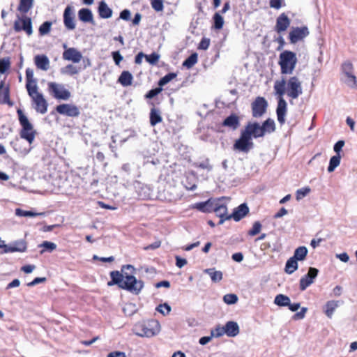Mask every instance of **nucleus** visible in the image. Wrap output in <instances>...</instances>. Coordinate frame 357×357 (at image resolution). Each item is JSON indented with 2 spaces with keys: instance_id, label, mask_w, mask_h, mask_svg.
Here are the masks:
<instances>
[{
  "instance_id": "62",
  "label": "nucleus",
  "mask_w": 357,
  "mask_h": 357,
  "mask_svg": "<svg viewBox=\"0 0 357 357\" xmlns=\"http://www.w3.org/2000/svg\"><path fill=\"white\" fill-rule=\"evenodd\" d=\"M130 10L124 9L120 13L119 18L125 21H128L130 20Z\"/></svg>"
},
{
  "instance_id": "64",
  "label": "nucleus",
  "mask_w": 357,
  "mask_h": 357,
  "mask_svg": "<svg viewBox=\"0 0 357 357\" xmlns=\"http://www.w3.org/2000/svg\"><path fill=\"white\" fill-rule=\"evenodd\" d=\"M107 357H126V355L123 351H112L107 354Z\"/></svg>"
},
{
  "instance_id": "55",
  "label": "nucleus",
  "mask_w": 357,
  "mask_h": 357,
  "mask_svg": "<svg viewBox=\"0 0 357 357\" xmlns=\"http://www.w3.org/2000/svg\"><path fill=\"white\" fill-rule=\"evenodd\" d=\"M211 333L213 337H220L225 334V328L221 327L220 324L217 325L213 330H211Z\"/></svg>"
},
{
  "instance_id": "41",
  "label": "nucleus",
  "mask_w": 357,
  "mask_h": 357,
  "mask_svg": "<svg viewBox=\"0 0 357 357\" xmlns=\"http://www.w3.org/2000/svg\"><path fill=\"white\" fill-rule=\"evenodd\" d=\"M198 55L196 52L192 53L183 62V66L187 68H191L197 63Z\"/></svg>"
},
{
  "instance_id": "20",
  "label": "nucleus",
  "mask_w": 357,
  "mask_h": 357,
  "mask_svg": "<svg viewBox=\"0 0 357 357\" xmlns=\"http://www.w3.org/2000/svg\"><path fill=\"white\" fill-rule=\"evenodd\" d=\"M0 104H7L10 107L14 105V102L10 99L9 85L6 86L3 80L0 82Z\"/></svg>"
},
{
  "instance_id": "31",
  "label": "nucleus",
  "mask_w": 357,
  "mask_h": 357,
  "mask_svg": "<svg viewBox=\"0 0 357 357\" xmlns=\"http://www.w3.org/2000/svg\"><path fill=\"white\" fill-rule=\"evenodd\" d=\"M149 121L151 126H155L158 123L162 122V118L161 116L160 111L155 107L151 109L149 114Z\"/></svg>"
},
{
  "instance_id": "34",
  "label": "nucleus",
  "mask_w": 357,
  "mask_h": 357,
  "mask_svg": "<svg viewBox=\"0 0 357 357\" xmlns=\"http://www.w3.org/2000/svg\"><path fill=\"white\" fill-rule=\"evenodd\" d=\"M204 273L208 274L213 282H219L222 280L223 274L220 271H215V268H206Z\"/></svg>"
},
{
  "instance_id": "1",
  "label": "nucleus",
  "mask_w": 357,
  "mask_h": 357,
  "mask_svg": "<svg viewBox=\"0 0 357 357\" xmlns=\"http://www.w3.org/2000/svg\"><path fill=\"white\" fill-rule=\"evenodd\" d=\"M136 268L130 264L123 265L121 272L113 271L109 273L110 281L107 286L117 285L119 288L126 290L135 295H138L144 287V283L141 280H137L133 274Z\"/></svg>"
},
{
  "instance_id": "51",
  "label": "nucleus",
  "mask_w": 357,
  "mask_h": 357,
  "mask_svg": "<svg viewBox=\"0 0 357 357\" xmlns=\"http://www.w3.org/2000/svg\"><path fill=\"white\" fill-rule=\"evenodd\" d=\"M238 300V296L235 294H227L223 296V301L227 305L235 304Z\"/></svg>"
},
{
  "instance_id": "4",
  "label": "nucleus",
  "mask_w": 357,
  "mask_h": 357,
  "mask_svg": "<svg viewBox=\"0 0 357 357\" xmlns=\"http://www.w3.org/2000/svg\"><path fill=\"white\" fill-rule=\"evenodd\" d=\"M135 331L137 336L151 337L160 332V325L157 320L150 319L137 324Z\"/></svg>"
},
{
  "instance_id": "54",
  "label": "nucleus",
  "mask_w": 357,
  "mask_h": 357,
  "mask_svg": "<svg viewBox=\"0 0 357 357\" xmlns=\"http://www.w3.org/2000/svg\"><path fill=\"white\" fill-rule=\"evenodd\" d=\"M162 91V88L158 86V87L149 90L146 94H145V98L146 99H152L156 96H158L161 91Z\"/></svg>"
},
{
  "instance_id": "58",
  "label": "nucleus",
  "mask_w": 357,
  "mask_h": 357,
  "mask_svg": "<svg viewBox=\"0 0 357 357\" xmlns=\"http://www.w3.org/2000/svg\"><path fill=\"white\" fill-rule=\"evenodd\" d=\"M151 5L152 8L157 12L162 11L164 9L162 0H151Z\"/></svg>"
},
{
  "instance_id": "22",
  "label": "nucleus",
  "mask_w": 357,
  "mask_h": 357,
  "mask_svg": "<svg viewBox=\"0 0 357 357\" xmlns=\"http://www.w3.org/2000/svg\"><path fill=\"white\" fill-rule=\"evenodd\" d=\"M63 23L68 30H73L75 28L74 22V14L70 6H67L63 12Z\"/></svg>"
},
{
  "instance_id": "43",
  "label": "nucleus",
  "mask_w": 357,
  "mask_h": 357,
  "mask_svg": "<svg viewBox=\"0 0 357 357\" xmlns=\"http://www.w3.org/2000/svg\"><path fill=\"white\" fill-rule=\"evenodd\" d=\"M341 160L340 155H335L331 158L329 161V165L328 167V172H333L335 169L340 165Z\"/></svg>"
},
{
  "instance_id": "16",
  "label": "nucleus",
  "mask_w": 357,
  "mask_h": 357,
  "mask_svg": "<svg viewBox=\"0 0 357 357\" xmlns=\"http://www.w3.org/2000/svg\"><path fill=\"white\" fill-rule=\"evenodd\" d=\"M63 47L66 49L62 55L64 60L71 61L73 63H79L81 61L82 55L79 51L74 47L67 48L66 44L63 45Z\"/></svg>"
},
{
  "instance_id": "60",
  "label": "nucleus",
  "mask_w": 357,
  "mask_h": 357,
  "mask_svg": "<svg viewBox=\"0 0 357 357\" xmlns=\"http://www.w3.org/2000/svg\"><path fill=\"white\" fill-rule=\"evenodd\" d=\"M112 59L116 65H119L120 62L123 59V56L120 54L119 51H114L112 52Z\"/></svg>"
},
{
  "instance_id": "59",
  "label": "nucleus",
  "mask_w": 357,
  "mask_h": 357,
  "mask_svg": "<svg viewBox=\"0 0 357 357\" xmlns=\"http://www.w3.org/2000/svg\"><path fill=\"white\" fill-rule=\"evenodd\" d=\"M209 45H210V39L208 38L204 37L201 40V41L199 44L198 48L199 50H206L208 48Z\"/></svg>"
},
{
  "instance_id": "46",
  "label": "nucleus",
  "mask_w": 357,
  "mask_h": 357,
  "mask_svg": "<svg viewBox=\"0 0 357 357\" xmlns=\"http://www.w3.org/2000/svg\"><path fill=\"white\" fill-rule=\"evenodd\" d=\"M38 247L43 248V250L40 252V254H43L45 250L52 252L56 248V245L53 242L45 241L38 245Z\"/></svg>"
},
{
  "instance_id": "9",
  "label": "nucleus",
  "mask_w": 357,
  "mask_h": 357,
  "mask_svg": "<svg viewBox=\"0 0 357 357\" xmlns=\"http://www.w3.org/2000/svg\"><path fill=\"white\" fill-rule=\"evenodd\" d=\"M268 102L264 97H257L251 104L252 115L255 118L262 116L266 112Z\"/></svg>"
},
{
  "instance_id": "53",
  "label": "nucleus",
  "mask_w": 357,
  "mask_h": 357,
  "mask_svg": "<svg viewBox=\"0 0 357 357\" xmlns=\"http://www.w3.org/2000/svg\"><path fill=\"white\" fill-rule=\"evenodd\" d=\"M193 166L195 167L203 169H207L208 172L211 171L212 169H213L212 165H211L210 163H209V159L208 158H206L203 162H195Z\"/></svg>"
},
{
  "instance_id": "33",
  "label": "nucleus",
  "mask_w": 357,
  "mask_h": 357,
  "mask_svg": "<svg viewBox=\"0 0 357 357\" xmlns=\"http://www.w3.org/2000/svg\"><path fill=\"white\" fill-rule=\"evenodd\" d=\"M263 134L272 133L275 130V123L273 119L268 118L261 126Z\"/></svg>"
},
{
  "instance_id": "45",
  "label": "nucleus",
  "mask_w": 357,
  "mask_h": 357,
  "mask_svg": "<svg viewBox=\"0 0 357 357\" xmlns=\"http://www.w3.org/2000/svg\"><path fill=\"white\" fill-rule=\"evenodd\" d=\"M177 76V73H169L165 75L164 77L160 78L158 82V86L162 88L165 85L171 82L173 79L176 78Z\"/></svg>"
},
{
  "instance_id": "5",
  "label": "nucleus",
  "mask_w": 357,
  "mask_h": 357,
  "mask_svg": "<svg viewBox=\"0 0 357 357\" xmlns=\"http://www.w3.org/2000/svg\"><path fill=\"white\" fill-rule=\"evenodd\" d=\"M297 57L295 52L284 50L280 54L278 64L280 66L281 73L290 75L293 73L297 63Z\"/></svg>"
},
{
  "instance_id": "17",
  "label": "nucleus",
  "mask_w": 357,
  "mask_h": 357,
  "mask_svg": "<svg viewBox=\"0 0 357 357\" xmlns=\"http://www.w3.org/2000/svg\"><path fill=\"white\" fill-rule=\"evenodd\" d=\"M19 20L22 21V25L20 26L19 22L18 21H15L14 22V26H13L14 30L16 32H20V31L23 30L29 36L32 34L33 29H32L31 19L30 17H24L22 18V19L19 17Z\"/></svg>"
},
{
  "instance_id": "52",
  "label": "nucleus",
  "mask_w": 357,
  "mask_h": 357,
  "mask_svg": "<svg viewBox=\"0 0 357 357\" xmlns=\"http://www.w3.org/2000/svg\"><path fill=\"white\" fill-rule=\"evenodd\" d=\"M262 225L259 221H255L251 229L248 231V235L251 236H256L258 234L261 229Z\"/></svg>"
},
{
  "instance_id": "48",
  "label": "nucleus",
  "mask_w": 357,
  "mask_h": 357,
  "mask_svg": "<svg viewBox=\"0 0 357 357\" xmlns=\"http://www.w3.org/2000/svg\"><path fill=\"white\" fill-rule=\"evenodd\" d=\"M26 90H27V92L29 93V95L31 96V97H35L33 95L35 94L36 96H37V93H39L38 92V86H37V84H36V82H29V83H26Z\"/></svg>"
},
{
  "instance_id": "7",
  "label": "nucleus",
  "mask_w": 357,
  "mask_h": 357,
  "mask_svg": "<svg viewBox=\"0 0 357 357\" xmlns=\"http://www.w3.org/2000/svg\"><path fill=\"white\" fill-rule=\"evenodd\" d=\"M253 147L252 139L241 130L239 138L235 141L233 145V149L243 153H248Z\"/></svg>"
},
{
  "instance_id": "44",
  "label": "nucleus",
  "mask_w": 357,
  "mask_h": 357,
  "mask_svg": "<svg viewBox=\"0 0 357 357\" xmlns=\"http://www.w3.org/2000/svg\"><path fill=\"white\" fill-rule=\"evenodd\" d=\"M80 71V68H77V66L73 64H68L66 67L62 68L61 69V73L62 74H68L70 75H74Z\"/></svg>"
},
{
  "instance_id": "29",
  "label": "nucleus",
  "mask_w": 357,
  "mask_h": 357,
  "mask_svg": "<svg viewBox=\"0 0 357 357\" xmlns=\"http://www.w3.org/2000/svg\"><path fill=\"white\" fill-rule=\"evenodd\" d=\"M98 11L100 17L103 19H108L112 15V10L108 7L107 4L102 1L98 4Z\"/></svg>"
},
{
  "instance_id": "61",
  "label": "nucleus",
  "mask_w": 357,
  "mask_h": 357,
  "mask_svg": "<svg viewBox=\"0 0 357 357\" xmlns=\"http://www.w3.org/2000/svg\"><path fill=\"white\" fill-rule=\"evenodd\" d=\"M26 83L36 82V79L33 78V70L31 68H26Z\"/></svg>"
},
{
  "instance_id": "15",
  "label": "nucleus",
  "mask_w": 357,
  "mask_h": 357,
  "mask_svg": "<svg viewBox=\"0 0 357 357\" xmlns=\"http://www.w3.org/2000/svg\"><path fill=\"white\" fill-rule=\"evenodd\" d=\"M134 189L137 193V197L140 199H151L152 190L151 188L138 181L133 183Z\"/></svg>"
},
{
  "instance_id": "24",
  "label": "nucleus",
  "mask_w": 357,
  "mask_h": 357,
  "mask_svg": "<svg viewBox=\"0 0 357 357\" xmlns=\"http://www.w3.org/2000/svg\"><path fill=\"white\" fill-rule=\"evenodd\" d=\"M33 99L36 105L35 109L40 114L46 113L48 105L42 93H37V96L33 97Z\"/></svg>"
},
{
  "instance_id": "28",
  "label": "nucleus",
  "mask_w": 357,
  "mask_h": 357,
  "mask_svg": "<svg viewBox=\"0 0 357 357\" xmlns=\"http://www.w3.org/2000/svg\"><path fill=\"white\" fill-rule=\"evenodd\" d=\"M10 252H24L27 249V243L24 240L20 239L13 241L10 243Z\"/></svg>"
},
{
  "instance_id": "12",
  "label": "nucleus",
  "mask_w": 357,
  "mask_h": 357,
  "mask_svg": "<svg viewBox=\"0 0 357 357\" xmlns=\"http://www.w3.org/2000/svg\"><path fill=\"white\" fill-rule=\"evenodd\" d=\"M310 34L308 28L306 26L301 27H292L289 33V39L291 44H296L302 40Z\"/></svg>"
},
{
  "instance_id": "63",
  "label": "nucleus",
  "mask_w": 357,
  "mask_h": 357,
  "mask_svg": "<svg viewBox=\"0 0 357 357\" xmlns=\"http://www.w3.org/2000/svg\"><path fill=\"white\" fill-rule=\"evenodd\" d=\"M344 140H339L333 146V150L336 153V155H340V152L342 151V149L344 146Z\"/></svg>"
},
{
  "instance_id": "36",
  "label": "nucleus",
  "mask_w": 357,
  "mask_h": 357,
  "mask_svg": "<svg viewBox=\"0 0 357 357\" xmlns=\"http://www.w3.org/2000/svg\"><path fill=\"white\" fill-rule=\"evenodd\" d=\"M298 268V261L292 257H290L285 264L284 271L287 274H292Z\"/></svg>"
},
{
  "instance_id": "42",
  "label": "nucleus",
  "mask_w": 357,
  "mask_h": 357,
  "mask_svg": "<svg viewBox=\"0 0 357 357\" xmlns=\"http://www.w3.org/2000/svg\"><path fill=\"white\" fill-rule=\"evenodd\" d=\"M213 26L215 29L220 30L222 29L224 25V19L220 13H215L213 16Z\"/></svg>"
},
{
  "instance_id": "19",
  "label": "nucleus",
  "mask_w": 357,
  "mask_h": 357,
  "mask_svg": "<svg viewBox=\"0 0 357 357\" xmlns=\"http://www.w3.org/2000/svg\"><path fill=\"white\" fill-rule=\"evenodd\" d=\"M216 201L217 199L211 198L205 202H197L193 205V208L203 213H211L214 210Z\"/></svg>"
},
{
  "instance_id": "6",
  "label": "nucleus",
  "mask_w": 357,
  "mask_h": 357,
  "mask_svg": "<svg viewBox=\"0 0 357 357\" xmlns=\"http://www.w3.org/2000/svg\"><path fill=\"white\" fill-rule=\"evenodd\" d=\"M341 70L344 76L342 80L351 88L357 87V78L354 74L353 64L349 61H344L342 64Z\"/></svg>"
},
{
  "instance_id": "26",
  "label": "nucleus",
  "mask_w": 357,
  "mask_h": 357,
  "mask_svg": "<svg viewBox=\"0 0 357 357\" xmlns=\"http://www.w3.org/2000/svg\"><path fill=\"white\" fill-rule=\"evenodd\" d=\"M79 20L84 23L90 22L94 24L92 11L89 8H83L78 11Z\"/></svg>"
},
{
  "instance_id": "57",
  "label": "nucleus",
  "mask_w": 357,
  "mask_h": 357,
  "mask_svg": "<svg viewBox=\"0 0 357 357\" xmlns=\"http://www.w3.org/2000/svg\"><path fill=\"white\" fill-rule=\"evenodd\" d=\"M146 61L151 65H155L160 59V55L158 53L153 52L149 55H145Z\"/></svg>"
},
{
  "instance_id": "56",
  "label": "nucleus",
  "mask_w": 357,
  "mask_h": 357,
  "mask_svg": "<svg viewBox=\"0 0 357 357\" xmlns=\"http://www.w3.org/2000/svg\"><path fill=\"white\" fill-rule=\"evenodd\" d=\"M171 306L168 303L160 304L157 306L156 310L163 315L168 314L171 311Z\"/></svg>"
},
{
  "instance_id": "47",
  "label": "nucleus",
  "mask_w": 357,
  "mask_h": 357,
  "mask_svg": "<svg viewBox=\"0 0 357 357\" xmlns=\"http://www.w3.org/2000/svg\"><path fill=\"white\" fill-rule=\"evenodd\" d=\"M10 67L9 57L0 59V74H4Z\"/></svg>"
},
{
  "instance_id": "50",
  "label": "nucleus",
  "mask_w": 357,
  "mask_h": 357,
  "mask_svg": "<svg viewBox=\"0 0 357 357\" xmlns=\"http://www.w3.org/2000/svg\"><path fill=\"white\" fill-rule=\"evenodd\" d=\"M311 191L310 187H304L298 189L296 192V198L298 201L302 199L304 197L307 196Z\"/></svg>"
},
{
  "instance_id": "3",
  "label": "nucleus",
  "mask_w": 357,
  "mask_h": 357,
  "mask_svg": "<svg viewBox=\"0 0 357 357\" xmlns=\"http://www.w3.org/2000/svg\"><path fill=\"white\" fill-rule=\"evenodd\" d=\"M17 114L19 123L22 127L20 136L22 139L26 140L29 145H31L35 139L37 133L36 130L33 128V126L21 109H17Z\"/></svg>"
},
{
  "instance_id": "13",
  "label": "nucleus",
  "mask_w": 357,
  "mask_h": 357,
  "mask_svg": "<svg viewBox=\"0 0 357 357\" xmlns=\"http://www.w3.org/2000/svg\"><path fill=\"white\" fill-rule=\"evenodd\" d=\"M56 111L69 117H78L80 114L79 109L73 104H61L56 106Z\"/></svg>"
},
{
  "instance_id": "18",
  "label": "nucleus",
  "mask_w": 357,
  "mask_h": 357,
  "mask_svg": "<svg viewBox=\"0 0 357 357\" xmlns=\"http://www.w3.org/2000/svg\"><path fill=\"white\" fill-rule=\"evenodd\" d=\"M250 209L246 203L241 204L238 206L234 208L229 218L234 221L238 222L245 218L249 213Z\"/></svg>"
},
{
  "instance_id": "32",
  "label": "nucleus",
  "mask_w": 357,
  "mask_h": 357,
  "mask_svg": "<svg viewBox=\"0 0 357 357\" xmlns=\"http://www.w3.org/2000/svg\"><path fill=\"white\" fill-rule=\"evenodd\" d=\"M213 212H215L216 216L219 217L220 218H222L223 217H227L229 215L227 214V206L225 204H220L219 199H218L216 201Z\"/></svg>"
},
{
  "instance_id": "2",
  "label": "nucleus",
  "mask_w": 357,
  "mask_h": 357,
  "mask_svg": "<svg viewBox=\"0 0 357 357\" xmlns=\"http://www.w3.org/2000/svg\"><path fill=\"white\" fill-rule=\"evenodd\" d=\"M286 80L282 78L280 81H276L274 84L275 93L280 96L276 108V114L279 123L283 125L285 123V116L287 112V104L282 96L285 93Z\"/></svg>"
},
{
  "instance_id": "10",
  "label": "nucleus",
  "mask_w": 357,
  "mask_h": 357,
  "mask_svg": "<svg viewBox=\"0 0 357 357\" xmlns=\"http://www.w3.org/2000/svg\"><path fill=\"white\" fill-rule=\"evenodd\" d=\"M48 87L54 97L59 100H68L71 96L70 92L64 88V86L55 82H50Z\"/></svg>"
},
{
  "instance_id": "39",
  "label": "nucleus",
  "mask_w": 357,
  "mask_h": 357,
  "mask_svg": "<svg viewBox=\"0 0 357 357\" xmlns=\"http://www.w3.org/2000/svg\"><path fill=\"white\" fill-rule=\"evenodd\" d=\"M290 301L289 296L280 294L275 297L274 303L280 307H288Z\"/></svg>"
},
{
  "instance_id": "38",
  "label": "nucleus",
  "mask_w": 357,
  "mask_h": 357,
  "mask_svg": "<svg viewBox=\"0 0 357 357\" xmlns=\"http://www.w3.org/2000/svg\"><path fill=\"white\" fill-rule=\"evenodd\" d=\"M307 252L308 250L305 246H300L294 250L292 257L296 261H303L305 259Z\"/></svg>"
},
{
  "instance_id": "37",
  "label": "nucleus",
  "mask_w": 357,
  "mask_h": 357,
  "mask_svg": "<svg viewBox=\"0 0 357 357\" xmlns=\"http://www.w3.org/2000/svg\"><path fill=\"white\" fill-rule=\"evenodd\" d=\"M15 215L19 217H36L44 216L45 213H36L32 211H25L22 208H17L15 209Z\"/></svg>"
},
{
  "instance_id": "21",
  "label": "nucleus",
  "mask_w": 357,
  "mask_h": 357,
  "mask_svg": "<svg viewBox=\"0 0 357 357\" xmlns=\"http://www.w3.org/2000/svg\"><path fill=\"white\" fill-rule=\"evenodd\" d=\"M290 23L291 21L288 16L284 13H282L276 19V24L275 26V31L281 33L286 31L289 26Z\"/></svg>"
},
{
  "instance_id": "25",
  "label": "nucleus",
  "mask_w": 357,
  "mask_h": 357,
  "mask_svg": "<svg viewBox=\"0 0 357 357\" xmlns=\"http://www.w3.org/2000/svg\"><path fill=\"white\" fill-rule=\"evenodd\" d=\"M225 334L230 337H236L240 332L237 322L234 321H227L224 326Z\"/></svg>"
},
{
  "instance_id": "27",
  "label": "nucleus",
  "mask_w": 357,
  "mask_h": 357,
  "mask_svg": "<svg viewBox=\"0 0 357 357\" xmlns=\"http://www.w3.org/2000/svg\"><path fill=\"white\" fill-rule=\"evenodd\" d=\"M34 62L36 67L43 70H47L50 66L48 57L45 54L36 55L34 57Z\"/></svg>"
},
{
  "instance_id": "49",
  "label": "nucleus",
  "mask_w": 357,
  "mask_h": 357,
  "mask_svg": "<svg viewBox=\"0 0 357 357\" xmlns=\"http://www.w3.org/2000/svg\"><path fill=\"white\" fill-rule=\"evenodd\" d=\"M52 26V22L50 21L44 22L39 27V33L41 36H45L47 34L50 30Z\"/></svg>"
},
{
  "instance_id": "14",
  "label": "nucleus",
  "mask_w": 357,
  "mask_h": 357,
  "mask_svg": "<svg viewBox=\"0 0 357 357\" xmlns=\"http://www.w3.org/2000/svg\"><path fill=\"white\" fill-rule=\"evenodd\" d=\"M242 130L252 139V137L257 139L264 136L258 122H248L245 129Z\"/></svg>"
},
{
  "instance_id": "40",
  "label": "nucleus",
  "mask_w": 357,
  "mask_h": 357,
  "mask_svg": "<svg viewBox=\"0 0 357 357\" xmlns=\"http://www.w3.org/2000/svg\"><path fill=\"white\" fill-rule=\"evenodd\" d=\"M34 0H20L17 10L23 13H26L33 7Z\"/></svg>"
},
{
  "instance_id": "35",
  "label": "nucleus",
  "mask_w": 357,
  "mask_h": 357,
  "mask_svg": "<svg viewBox=\"0 0 357 357\" xmlns=\"http://www.w3.org/2000/svg\"><path fill=\"white\" fill-rule=\"evenodd\" d=\"M339 306V301H328L324 307H325V314L328 318H331L334 311Z\"/></svg>"
},
{
  "instance_id": "8",
  "label": "nucleus",
  "mask_w": 357,
  "mask_h": 357,
  "mask_svg": "<svg viewBox=\"0 0 357 357\" xmlns=\"http://www.w3.org/2000/svg\"><path fill=\"white\" fill-rule=\"evenodd\" d=\"M303 93L301 82L296 76L289 79L287 83V96L293 99H296Z\"/></svg>"
},
{
  "instance_id": "30",
  "label": "nucleus",
  "mask_w": 357,
  "mask_h": 357,
  "mask_svg": "<svg viewBox=\"0 0 357 357\" xmlns=\"http://www.w3.org/2000/svg\"><path fill=\"white\" fill-rule=\"evenodd\" d=\"M133 76L128 70H123L118 78V82H119L123 86H128L132 84Z\"/></svg>"
},
{
  "instance_id": "23",
  "label": "nucleus",
  "mask_w": 357,
  "mask_h": 357,
  "mask_svg": "<svg viewBox=\"0 0 357 357\" xmlns=\"http://www.w3.org/2000/svg\"><path fill=\"white\" fill-rule=\"evenodd\" d=\"M222 126L236 130L240 126V119L236 114H231L222 123Z\"/></svg>"
},
{
  "instance_id": "11",
  "label": "nucleus",
  "mask_w": 357,
  "mask_h": 357,
  "mask_svg": "<svg viewBox=\"0 0 357 357\" xmlns=\"http://www.w3.org/2000/svg\"><path fill=\"white\" fill-rule=\"evenodd\" d=\"M319 270L317 268L310 267L307 274L304 275L299 282V289L305 291L308 287L314 283V279L317 277Z\"/></svg>"
}]
</instances>
